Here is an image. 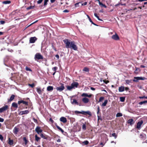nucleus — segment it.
Instances as JSON below:
<instances>
[{
	"mask_svg": "<svg viewBox=\"0 0 147 147\" xmlns=\"http://www.w3.org/2000/svg\"><path fill=\"white\" fill-rule=\"evenodd\" d=\"M71 85L73 88L75 87L77 88L79 85V83L78 82H74Z\"/></svg>",
	"mask_w": 147,
	"mask_h": 147,
	"instance_id": "1a4fd4ad",
	"label": "nucleus"
},
{
	"mask_svg": "<svg viewBox=\"0 0 147 147\" xmlns=\"http://www.w3.org/2000/svg\"><path fill=\"white\" fill-rule=\"evenodd\" d=\"M37 39V38L35 36L31 37L30 38L29 43H34Z\"/></svg>",
	"mask_w": 147,
	"mask_h": 147,
	"instance_id": "39448f33",
	"label": "nucleus"
},
{
	"mask_svg": "<svg viewBox=\"0 0 147 147\" xmlns=\"http://www.w3.org/2000/svg\"><path fill=\"white\" fill-rule=\"evenodd\" d=\"M97 117L98 118V120H102V119L101 116H100L98 115Z\"/></svg>",
	"mask_w": 147,
	"mask_h": 147,
	"instance_id": "052dcab7",
	"label": "nucleus"
},
{
	"mask_svg": "<svg viewBox=\"0 0 147 147\" xmlns=\"http://www.w3.org/2000/svg\"><path fill=\"white\" fill-rule=\"evenodd\" d=\"M35 131L38 134H41L42 131V130L41 129V127L39 126H37L36 127L35 129Z\"/></svg>",
	"mask_w": 147,
	"mask_h": 147,
	"instance_id": "0eeeda50",
	"label": "nucleus"
},
{
	"mask_svg": "<svg viewBox=\"0 0 147 147\" xmlns=\"http://www.w3.org/2000/svg\"><path fill=\"white\" fill-rule=\"evenodd\" d=\"M25 69L27 71H32V70L31 69L28 67L27 66H26L25 67Z\"/></svg>",
	"mask_w": 147,
	"mask_h": 147,
	"instance_id": "a19ab883",
	"label": "nucleus"
},
{
	"mask_svg": "<svg viewBox=\"0 0 147 147\" xmlns=\"http://www.w3.org/2000/svg\"><path fill=\"white\" fill-rule=\"evenodd\" d=\"M81 112V114H84V115H86V114H87L88 115H91V114L90 112L89 111H82Z\"/></svg>",
	"mask_w": 147,
	"mask_h": 147,
	"instance_id": "dca6fc26",
	"label": "nucleus"
},
{
	"mask_svg": "<svg viewBox=\"0 0 147 147\" xmlns=\"http://www.w3.org/2000/svg\"><path fill=\"white\" fill-rule=\"evenodd\" d=\"M43 0H39L37 2V3L38 4H40L41 3Z\"/></svg>",
	"mask_w": 147,
	"mask_h": 147,
	"instance_id": "864d4df0",
	"label": "nucleus"
},
{
	"mask_svg": "<svg viewBox=\"0 0 147 147\" xmlns=\"http://www.w3.org/2000/svg\"><path fill=\"white\" fill-rule=\"evenodd\" d=\"M33 120L34 121L35 123H38L37 120L36 119H35L34 118H33Z\"/></svg>",
	"mask_w": 147,
	"mask_h": 147,
	"instance_id": "09e8293b",
	"label": "nucleus"
},
{
	"mask_svg": "<svg viewBox=\"0 0 147 147\" xmlns=\"http://www.w3.org/2000/svg\"><path fill=\"white\" fill-rule=\"evenodd\" d=\"M145 7V6L144 5L142 6H140L138 7V8L140 9H141L142 8H143Z\"/></svg>",
	"mask_w": 147,
	"mask_h": 147,
	"instance_id": "774afa93",
	"label": "nucleus"
},
{
	"mask_svg": "<svg viewBox=\"0 0 147 147\" xmlns=\"http://www.w3.org/2000/svg\"><path fill=\"white\" fill-rule=\"evenodd\" d=\"M125 90V87L124 86H121L119 88V92L123 91Z\"/></svg>",
	"mask_w": 147,
	"mask_h": 147,
	"instance_id": "aec40b11",
	"label": "nucleus"
},
{
	"mask_svg": "<svg viewBox=\"0 0 147 147\" xmlns=\"http://www.w3.org/2000/svg\"><path fill=\"white\" fill-rule=\"evenodd\" d=\"M143 123V121H139L137 123V125L136 127V128L137 129L140 130V129L141 125Z\"/></svg>",
	"mask_w": 147,
	"mask_h": 147,
	"instance_id": "6e6552de",
	"label": "nucleus"
},
{
	"mask_svg": "<svg viewBox=\"0 0 147 147\" xmlns=\"http://www.w3.org/2000/svg\"><path fill=\"white\" fill-rule=\"evenodd\" d=\"M35 7V5L34 6H30L26 8V9L27 10H29V9H33Z\"/></svg>",
	"mask_w": 147,
	"mask_h": 147,
	"instance_id": "72a5a7b5",
	"label": "nucleus"
},
{
	"mask_svg": "<svg viewBox=\"0 0 147 147\" xmlns=\"http://www.w3.org/2000/svg\"><path fill=\"white\" fill-rule=\"evenodd\" d=\"M104 99V97H101L100 98L98 102L102 101Z\"/></svg>",
	"mask_w": 147,
	"mask_h": 147,
	"instance_id": "c03bdc74",
	"label": "nucleus"
},
{
	"mask_svg": "<svg viewBox=\"0 0 147 147\" xmlns=\"http://www.w3.org/2000/svg\"><path fill=\"white\" fill-rule=\"evenodd\" d=\"M57 67H53V68H52V69L53 71H56L57 69Z\"/></svg>",
	"mask_w": 147,
	"mask_h": 147,
	"instance_id": "de8ad7c7",
	"label": "nucleus"
},
{
	"mask_svg": "<svg viewBox=\"0 0 147 147\" xmlns=\"http://www.w3.org/2000/svg\"><path fill=\"white\" fill-rule=\"evenodd\" d=\"M55 56L57 58V59H59V56L58 55H55Z\"/></svg>",
	"mask_w": 147,
	"mask_h": 147,
	"instance_id": "69168bd1",
	"label": "nucleus"
},
{
	"mask_svg": "<svg viewBox=\"0 0 147 147\" xmlns=\"http://www.w3.org/2000/svg\"><path fill=\"white\" fill-rule=\"evenodd\" d=\"M97 114H98L100 111V108H99V106H98V107H97Z\"/></svg>",
	"mask_w": 147,
	"mask_h": 147,
	"instance_id": "3c124183",
	"label": "nucleus"
},
{
	"mask_svg": "<svg viewBox=\"0 0 147 147\" xmlns=\"http://www.w3.org/2000/svg\"><path fill=\"white\" fill-rule=\"evenodd\" d=\"M80 3H76V4H75V7H78L79 6V4Z\"/></svg>",
	"mask_w": 147,
	"mask_h": 147,
	"instance_id": "6e6d98bb",
	"label": "nucleus"
},
{
	"mask_svg": "<svg viewBox=\"0 0 147 147\" xmlns=\"http://www.w3.org/2000/svg\"><path fill=\"white\" fill-rule=\"evenodd\" d=\"M35 140L37 142L40 141V138L38 137L37 135V134H36L35 135Z\"/></svg>",
	"mask_w": 147,
	"mask_h": 147,
	"instance_id": "a878e982",
	"label": "nucleus"
},
{
	"mask_svg": "<svg viewBox=\"0 0 147 147\" xmlns=\"http://www.w3.org/2000/svg\"><path fill=\"white\" fill-rule=\"evenodd\" d=\"M49 121L51 122L52 123L54 122V121L51 118H50L49 119Z\"/></svg>",
	"mask_w": 147,
	"mask_h": 147,
	"instance_id": "e2e57ef3",
	"label": "nucleus"
},
{
	"mask_svg": "<svg viewBox=\"0 0 147 147\" xmlns=\"http://www.w3.org/2000/svg\"><path fill=\"white\" fill-rule=\"evenodd\" d=\"M75 113L76 114H79V113L80 114H81V111H75Z\"/></svg>",
	"mask_w": 147,
	"mask_h": 147,
	"instance_id": "4d7b16f0",
	"label": "nucleus"
},
{
	"mask_svg": "<svg viewBox=\"0 0 147 147\" xmlns=\"http://www.w3.org/2000/svg\"><path fill=\"white\" fill-rule=\"evenodd\" d=\"M146 103H147V100L140 102L139 103V104L140 105H142L143 104Z\"/></svg>",
	"mask_w": 147,
	"mask_h": 147,
	"instance_id": "58836bf2",
	"label": "nucleus"
},
{
	"mask_svg": "<svg viewBox=\"0 0 147 147\" xmlns=\"http://www.w3.org/2000/svg\"><path fill=\"white\" fill-rule=\"evenodd\" d=\"M51 46H52V48L54 49V50L55 51H57V50H56V49L55 48V47H54V46L53 44H52Z\"/></svg>",
	"mask_w": 147,
	"mask_h": 147,
	"instance_id": "a18cd8bd",
	"label": "nucleus"
},
{
	"mask_svg": "<svg viewBox=\"0 0 147 147\" xmlns=\"http://www.w3.org/2000/svg\"><path fill=\"white\" fill-rule=\"evenodd\" d=\"M88 143L89 142L87 140L83 142V143L86 145L88 144Z\"/></svg>",
	"mask_w": 147,
	"mask_h": 147,
	"instance_id": "49530a36",
	"label": "nucleus"
},
{
	"mask_svg": "<svg viewBox=\"0 0 147 147\" xmlns=\"http://www.w3.org/2000/svg\"><path fill=\"white\" fill-rule=\"evenodd\" d=\"M145 96H139V98L140 99L145 98Z\"/></svg>",
	"mask_w": 147,
	"mask_h": 147,
	"instance_id": "bf43d9fd",
	"label": "nucleus"
},
{
	"mask_svg": "<svg viewBox=\"0 0 147 147\" xmlns=\"http://www.w3.org/2000/svg\"><path fill=\"white\" fill-rule=\"evenodd\" d=\"M120 101L121 102H123L125 100V98L124 97H120Z\"/></svg>",
	"mask_w": 147,
	"mask_h": 147,
	"instance_id": "f704fd0d",
	"label": "nucleus"
},
{
	"mask_svg": "<svg viewBox=\"0 0 147 147\" xmlns=\"http://www.w3.org/2000/svg\"><path fill=\"white\" fill-rule=\"evenodd\" d=\"M134 78L135 79H136V80L134 79V80H133V81L134 82H137L138 80H144L143 78L142 77H135Z\"/></svg>",
	"mask_w": 147,
	"mask_h": 147,
	"instance_id": "f3484780",
	"label": "nucleus"
},
{
	"mask_svg": "<svg viewBox=\"0 0 147 147\" xmlns=\"http://www.w3.org/2000/svg\"><path fill=\"white\" fill-rule=\"evenodd\" d=\"M112 136L113 137H114V138L115 139H116L117 138V134H116L115 133H113L112 134Z\"/></svg>",
	"mask_w": 147,
	"mask_h": 147,
	"instance_id": "c9c22d12",
	"label": "nucleus"
},
{
	"mask_svg": "<svg viewBox=\"0 0 147 147\" xmlns=\"http://www.w3.org/2000/svg\"><path fill=\"white\" fill-rule=\"evenodd\" d=\"M60 120L61 121L64 123L66 122L67 121L66 118L64 117H61L60 119Z\"/></svg>",
	"mask_w": 147,
	"mask_h": 147,
	"instance_id": "4468645a",
	"label": "nucleus"
},
{
	"mask_svg": "<svg viewBox=\"0 0 147 147\" xmlns=\"http://www.w3.org/2000/svg\"><path fill=\"white\" fill-rule=\"evenodd\" d=\"M15 96L14 95L12 94L11 96L9 99H8V102H11V101L13 100L15 98Z\"/></svg>",
	"mask_w": 147,
	"mask_h": 147,
	"instance_id": "412c9836",
	"label": "nucleus"
},
{
	"mask_svg": "<svg viewBox=\"0 0 147 147\" xmlns=\"http://www.w3.org/2000/svg\"><path fill=\"white\" fill-rule=\"evenodd\" d=\"M87 4V2H84V3H82V5H86Z\"/></svg>",
	"mask_w": 147,
	"mask_h": 147,
	"instance_id": "680f3d73",
	"label": "nucleus"
},
{
	"mask_svg": "<svg viewBox=\"0 0 147 147\" xmlns=\"http://www.w3.org/2000/svg\"><path fill=\"white\" fill-rule=\"evenodd\" d=\"M0 139L1 140L3 141V136L1 135L0 134Z\"/></svg>",
	"mask_w": 147,
	"mask_h": 147,
	"instance_id": "5fc2aeb1",
	"label": "nucleus"
},
{
	"mask_svg": "<svg viewBox=\"0 0 147 147\" xmlns=\"http://www.w3.org/2000/svg\"><path fill=\"white\" fill-rule=\"evenodd\" d=\"M60 84L61 85V86L56 88L57 90L60 92L62 91L65 89V87L64 84L62 83H61Z\"/></svg>",
	"mask_w": 147,
	"mask_h": 147,
	"instance_id": "20e7f679",
	"label": "nucleus"
},
{
	"mask_svg": "<svg viewBox=\"0 0 147 147\" xmlns=\"http://www.w3.org/2000/svg\"><path fill=\"white\" fill-rule=\"evenodd\" d=\"M11 3V1H3L2 3L4 4H10Z\"/></svg>",
	"mask_w": 147,
	"mask_h": 147,
	"instance_id": "c85d7f7f",
	"label": "nucleus"
},
{
	"mask_svg": "<svg viewBox=\"0 0 147 147\" xmlns=\"http://www.w3.org/2000/svg\"><path fill=\"white\" fill-rule=\"evenodd\" d=\"M129 88L128 87H126L125 88V89L126 91H127L129 90Z\"/></svg>",
	"mask_w": 147,
	"mask_h": 147,
	"instance_id": "338daca9",
	"label": "nucleus"
},
{
	"mask_svg": "<svg viewBox=\"0 0 147 147\" xmlns=\"http://www.w3.org/2000/svg\"><path fill=\"white\" fill-rule=\"evenodd\" d=\"M63 12H69V11L67 9H65L63 11Z\"/></svg>",
	"mask_w": 147,
	"mask_h": 147,
	"instance_id": "0e129e2a",
	"label": "nucleus"
},
{
	"mask_svg": "<svg viewBox=\"0 0 147 147\" xmlns=\"http://www.w3.org/2000/svg\"><path fill=\"white\" fill-rule=\"evenodd\" d=\"M86 128V124H84L82 125V129L83 130H85Z\"/></svg>",
	"mask_w": 147,
	"mask_h": 147,
	"instance_id": "37998d69",
	"label": "nucleus"
},
{
	"mask_svg": "<svg viewBox=\"0 0 147 147\" xmlns=\"http://www.w3.org/2000/svg\"><path fill=\"white\" fill-rule=\"evenodd\" d=\"M82 101L84 103L86 104L89 102V100L88 98L84 97L82 98Z\"/></svg>",
	"mask_w": 147,
	"mask_h": 147,
	"instance_id": "9b49d317",
	"label": "nucleus"
},
{
	"mask_svg": "<svg viewBox=\"0 0 147 147\" xmlns=\"http://www.w3.org/2000/svg\"><path fill=\"white\" fill-rule=\"evenodd\" d=\"M36 89L37 92L40 94H42V90L40 88H36Z\"/></svg>",
	"mask_w": 147,
	"mask_h": 147,
	"instance_id": "6ab92c4d",
	"label": "nucleus"
},
{
	"mask_svg": "<svg viewBox=\"0 0 147 147\" xmlns=\"http://www.w3.org/2000/svg\"><path fill=\"white\" fill-rule=\"evenodd\" d=\"M66 87H67V89L69 90H70L71 89L73 88L71 85V86H67Z\"/></svg>",
	"mask_w": 147,
	"mask_h": 147,
	"instance_id": "e433bc0d",
	"label": "nucleus"
},
{
	"mask_svg": "<svg viewBox=\"0 0 147 147\" xmlns=\"http://www.w3.org/2000/svg\"><path fill=\"white\" fill-rule=\"evenodd\" d=\"M49 0H44L43 6L45 7L47 4V2L49 1Z\"/></svg>",
	"mask_w": 147,
	"mask_h": 147,
	"instance_id": "cd10ccee",
	"label": "nucleus"
},
{
	"mask_svg": "<svg viewBox=\"0 0 147 147\" xmlns=\"http://www.w3.org/2000/svg\"><path fill=\"white\" fill-rule=\"evenodd\" d=\"M5 23V21L4 20H1L0 21V24H3Z\"/></svg>",
	"mask_w": 147,
	"mask_h": 147,
	"instance_id": "8fccbe9b",
	"label": "nucleus"
},
{
	"mask_svg": "<svg viewBox=\"0 0 147 147\" xmlns=\"http://www.w3.org/2000/svg\"><path fill=\"white\" fill-rule=\"evenodd\" d=\"M18 104L19 106V108L21 109H22L25 108H27V107H25L28 105V102L21 100L18 101V104L15 102L12 103V106L13 107L17 108L18 107Z\"/></svg>",
	"mask_w": 147,
	"mask_h": 147,
	"instance_id": "f03ea898",
	"label": "nucleus"
},
{
	"mask_svg": "<svg viewBox=\"0 0 147 147\" xmlns=\"http://www.w3.org/2000/svg\"><path fill=\"white\" fill-rule=\"evenodd\" d=\"M71 103L72 104H76L77 105H78V103L77 102L76 100L74 99H73V101H71Z\"/></svg>",
	"mask_w": 147,
	"mask_h": 147,
	"instance_id": "bb28decb",
	"label": "nucleus"
},
{
	"mask_svg": "<svg viewBox=\"0 0 147 147\" xmlns=\"http://www.w3.org/2000/svg\"><path fill=\"white\" fill-rule=\"evenodd\" d=\"M83 71L86 72H88L89 71V69L87 67H84L83 69Z\"/></svg>",
	"mask_w": 147,
	"mask_h": 147,
	"instance_id": "7c9ffc66",
	"label": "nucleus"
},
{
	"mask_svg": "<svg viewBox=\"0 0 147 147\" xmlns=\"http://www.w3.org/2000/svg\"><path fill=\"white\" fill-rule=\"evenodd\" d=\"M55 125L56 127L59 130L61 131V132L63 133L64 132V130L62 129L61 127H60L59 126H58L57 124L56 123H55Z\"/></svg>",
	"mask_w": 147,
	"mask_h": 147,
	"instance_id": "a211bd4d",
	"label": "nucleus"
},
{
	"mask_svg": "<svg viewBox=\"0 0 147 147\" xmlns=\"http://www.w3.org/2000/svg\"><path fill=\"white\" fill-rule=\"evenodd\" d=\"M29 86L31 87L32 88H33L35 86L34 84V83H33L32 84H29Z\"/></svg>",
	"mask_w": 147,
	"mask_h": 147,
	"instance_id": "603ef678",
	"label": "nucleus"
},
{
	"mask_svg": "<svg viewBox=\"0 0 147 147\" xmlns=\"http://www.w3.org/2000/svg\"><path fill=\"white\" fill-rule=\"evenodd\" d=\"M94 16L98 19L100 21H102V20L100 19L99 18V17L97 15V13H94Z\"/></svg>",
	"mask_w": 147,
	"mask_h": 147,
	"instance_id": "4c0bfd02",
	"label": "nucleus"
},
{
	"mask_svg": "<svg viewBox=\"0 0 147 147\" xmlns=\"http://www.w3.org/2000/svg\"><path fill=\"white\" fill-rule=\"evenodd\" d=\"M88 94L86 93H83L81 95L82 97H87Z\"/></svg>",
	"mask_w": 147,
	"mask_h": 147,
	"instance_id": "ea45409f",
	"label": "nucleus"
},
{
	"mask_svg": "<svg viewBox=\"0 0 147 147\" xmlns=\"http://www.w3.org/2000/svg\"><path fill=\"white\" fill-rule=\"evenodd\" d=\"M23 140L24 142V144H27L28 142V140H27L26 137H24L23 138Z\"/></svg>",
	"mask_w": 147,
	"mask_h": 147,
	"instance_id": "c756f323",
	"label": "nucleus"
},
{
	"mask_svg": "<svg viewBox=\"0 0 147 147\" xmlns=\"http://www.w3.org/2000/svg\"><path fill=\"white\" fill-rule=\"evenodd\" d=\"M87 16L88 18V19L90 21V22H91L92 24H93V25L96 26H98V25L95 24L92 21V20H91V19L90 18L89 16L88 15H87Z\"/></svg>",
	"mask_w": 147,
	"mask_h": 147,
	"instance_id": "5701e85b",
	"label": "nucleus"
},
{
	"mask_svg": "<svg viewBox=\"0 0 147 147\" xmlns=\"http://www.w3.org/2000/svg\"><path fill=\"white\" fill-rule=\"evenodd\" d=\"M4 121V119H3L2 118H1V117H0V122H3Z\"/></svg>",
	"mask_w": 147,
	"mask_h": 147,
	"instance_id": "13d9d810",
	"label": "nucleus"
},
{
	"mask_svg": "<svg viewBox=\"0 0 147 147\" xmlns=\"http://www.w3.org/2000/svg\"><path fill=\"white\" fill-rule=\"evenodd\" d=\"M34 58L35 60H37L42 59H43V57L40 53H37L35 55Z\"/></svg>",
	"mask_w": 147,
	"mask_h": 147,
	"instance_id": "7ed1b4c3",
	"label": "nucleus"
},
{
	"mask_svg": "<svg viewBox=\"0 0 147 147\" xmlns=\"http://www.w3.org/2000/svg\"><path fill=\"white\" fill-rule=\"evenodd\" d=\"M63 41L65 45V47L66 48H70L75 51H77L78 50V47L76 45L74 41H71L67 39H65L63 40Z\"/></svg>",
	"mask_w": 147,
	"mask_h": 147,
	"instance_id": "f257e3e1",
	"label": "nucleus"
},
{
	"mask_svg": "<svg viewBox=\"0 0 147 147\" xmlns=\"http://www.w3.org/2000/svg\"><path fill=\"white\" fill-rule=\"evenodd\" d=\"M53 89V87L52 86H49L47 88V90L48 91H52Z\"/></svg>",
	"mask_w": 147,
	"mask_h": 147,
	"instance_id": "4be33fe9",
	"label": "nucleus"
},
{
	"mask_svg": "<svg viewBox=\"0 0 147 147\" xmlns=\"http://www.w3.org/2000/svg\"><path fill=\"white\" fill-rule=\"evenodd\" d=\"M8 108V106L7 105H5L4 106L0 108V113H2L7 110Z\"/></svg>",
	"mask_w": 147,
	"mask_h": 147,
	"instance_id": "423d86ee",
	"label": "nucleus"
},
{
	"mask_svg": "<svg viewBox=\"0 0 147 147\" xmlns=\"http://www.w3.org/2000/svg\"><path fill=\"white\" fill-rule=\"evenodd\" d=\"M40 136L42 138H44V139H47L48 138V136H47L44 135L42 134H41V133L40 134Z\"/></svg>",
	"mask_w": 147,
	"mask_h": 147,
	"instance_id": "393cba45",
	"label": "nucleus"
},
{
	"mask_svg": "<svg viewBox=\"0 0 147 147\" xmlns=\"http://www.w3.org/2000/svg\"><path fill=\"white\" fill-rule=\"evenodd\" d=\"M108 102V100H105L104 102L102 103V106H106L107 103Z\"/></svg>",
	"mask_w": 147,
	"mask_h": 147,
	"instance_id": "473e14b6",
	"label": "nucleus"
},
{
	"mask_svg": "<svg viewBox=\"0 0 147 147\" xmlns=\"http://www.w3.org/2000/svg\"><path fill=\"white\" fill-rule=\"evenodd\" d=\"M123 115V114L122 113H117L116 115V117H119L122 116Z\"/></svg>",
	"mask_w": 147,
	"mask_h": 147,
	"instance_id": "2f4dec72",
	"label": "nucleus"
},
{
	"mask_svg": "<svg viewBox=\"0 0 147 147\" xmlns=\"http://www.w3.org/2000/svg\"><path fill=\"white\" fill-rule=\"evenodd\" d=\"M8 143L10 145H12L13 144V140H11L10 138L8 139Z\"/></svg>",
	"mask_w": 147,
	"mask_h": 147,
	"instance_id": "b1692460",
	"label": "nucleus"
},
{
	"mask_svg": "<svg viewBox=\"0 0 147 147\" xmlns=\"http://www.w3.org/2000/svg\"><path fill=\"white\" fill-rule=\"evenodd\" d=\"M111 37L113 39L115 40H118L119 39V37L117 34L113 35Z\"/></svg>",
	"mask_w": 147,
	"mask_h": 147,
	"instance_id": "9d476101",
	"label": "nucleus"
},
{
	"mask_svg": "<svg viewBox=\"0 0 147 147\" xmlns=\"http://www.w3.org/2000/svg\"><path fill=\"white\" fill-rule=\"evenodd\" d=\"M29 113V111L28 110H25L22 111H20L19 113V115H22L25 114H28Z\"/></svg>",
	"mask_w": 147,
	"mask_h": 147,
	"instance_id": "ddd939ff",
	"label": "nucleus"
},
{
	"mask_svg": "<svg viewBox=\"0 0 147 147\" xmlns=\"http://www.w3.org/2000/svg\"><path fill=\"white\" fill-rule=\"evenodd\" d=\"M125 82L126 83H127V84H129L131 82V80H125Z\"/></svg>",
	"mask_w": 147,
	"mask_h": 147,
	"instance_id": "79ce46f5",
	"label": "nucleus"
},
{
	"mask_svg": "<svg viewBox=\"0 0 147 147\" xmlns=\"http://www.w3.org/2000/svg\"><path fill=\"white\" fill-rule=\"evenodd\" d=\"M127 123L128 124H129L130 125H132L134 123L133 119H130L128 120L127 121Z\"/></svg>",
	"mask_w": 147,
	"mask_h": 147,
	"instance_id": "2eb2a0df",
	"label": "nucleus"
},
{
	"mask_svg": "<svg viewBox=\"0 0 147 147\" xmlns=\"http://www.w3.org/2000/svg\"><path fill=\"white\" fill-rule=\"evenodd\" d=\"M19 131V128H17L15 127L13 130V132L15 135H16L18 134V132Z\"/></svg>",
	"mask_w": 147,
	"mask_h": 147,
	"instance_id": "f8f14e48",
	"label": "nucleus"
}]
</instances>
